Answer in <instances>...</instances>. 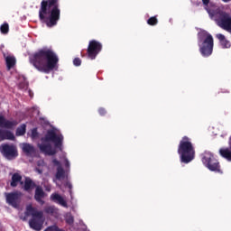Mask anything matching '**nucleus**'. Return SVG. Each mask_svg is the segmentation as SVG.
<instances>
[{
  "label": "nucleus",
  "mask_w": 231,
  "mask_h": 231,
  "mask_svg": "<svg viewBox=\"0 0 231 231\" xmlns=\"http://www.w3.org/2000/svg\"><path fill=\"white\" fill-rule=\"evenodd\" d=\"M224 93H228V91H226V92H224Z\"/></svg>",
  "instance_id": "41"
},
{
  "label": "nucleus",
  "mask_w": 231,
  "mask_h": 231,
  "mask_svg": "<svg viewBox=\"0 0 231 231\" xmlns=\"http://www.w3.org/2000/svg\"><path fill=\"white\" fill-rule=\"evenodd\" d=\"M65 187H67V188L69 189V194H72L71 189H73V185L71 184V182H69V181L66 182V183H65Z\"/></svg>",
  "instance_id": "34"
},
{
  "label": "nucleus",
  "mask_w": 231,
  "mask_h": 231,
  "mask_svg": "<svg viewBox=\"0 0 231 231\" xmlns=\"http://www.w3.org/2000/svg\"><path fill=\"white\" fill-rule=\"evenodd\" d=\"M21 198H23V193L21 191L5 193L6 204L13 207V208H19V206L21 205Z\"/></svg>",
  "instance_id": "10"
},
{
  "label": "nucleus",
  "mask_w": 231,
  "mask_h": 231,
  "mask_svg": "<svg viewBox=\"0 0 231 231\" xmlns=\"http://www.w3.org/2000/svg\"><path fill=\"white\" fill-rule=\"evenodd\" d=\"M65 167H69V161H66Z\"/></svg>",
  "instance_id": "37"
},
{
  "label": "nucleus",
  "mask_w": 231,
  "mask_h": 231,
  "mask_svg": "<svg viewBox=\"0 0 231 231\" xmlns=\"http://www.w3.org/2000/svg\"><path fill=\"white\" fill-rule=\"evenodd\" d=\"M23 152H25V154L30 155V154H34L35 152V147H33V145L25 143L23 144Z\"/></svg>",
  "instance_id": "19"
},
{
  "label": "nucleus",
  "mask_w": 231,
  "mask_h": 231,
  "mask_svg": "<svg viewBox=\"0 0 231 231\" xmlns=\"http://www.w3.org/2000/svg\"><path fill=\"white\" fill-rule=\"evenodd\" d=\"M73 64L74 66H80V64H82V60H80V58H75L73 60Z\"/></svg>",
  "instance_id": "32"
},
{
  "label": "nucleus",
  "mask_w": 231,
  "mask_h": 231,
  "mask_svg": "<svg viewBox=\"0 0 231 231\" xmlns=\"http://www.w3.org/2000/svg\"><path fill=\"white\" fill-rule=\"evenodd\" d=\"M52 163H53V165H56L57 167H62L60 165V162H59V160H57V159H53Z\"/></svg>",
  "instance_id": "35"
},
{
  "label": "nucleus",
  "mask_w": 231,
  "mask_h": 231,
  "mask_svg": "<svg viewBox=\"0 0 231 231\" xmlns=\"http://www.w3.org/2000/svg\"><path fill=\"white\" fill-rule=\"evenodd\" d=\"M51 201H54V203H58L59 205H61V207H68V202L62 198V196L59 195V193H52L51 195Z\"/></svg>",
  "instance_id": "16"
},
{
  "label": "nucleus",
  "mask_w": 231,
  "mask_h": 231,
  "mask_svg": "<svg viewBox=\"0 0 231 231\" xmlns=\"http://www.w3.org/2000/svg\"><path fill=\"white\" fill-rule=\"evenodd\" d=\"M44 212L46 214H55V207L53 206H48L44 208Z\"/></svg>",
  "instance_id": "28"
},
{
  "label": "nucleus",
  "mask_w": 231,
  "mask_h": 231,
  "mask_svg": "<svg viewBox=\"0 0 231 231\" xmlns=\"http://www.w3.org/2000/svg\"><path fill=\"white\" fill-rule=\"evenodd\" d=\"M25 215L32 216V218H41L44 217V213L42 211H38L37 208H32V205L26 207Z\"/></svg>",
  "instance_id": "12"
},
{
  "label": "nucleus",
  "mask_w": 231,
  "mask_h": 231,
  "mask_svg": "<svg viewBox=\"0 0 231 231\" xmlns=\"http://www.w3.org/2000/svg\"><path fill=\"white\" fill-rule=\"evenodd\" d=\"M224 3H228L230 0H222Z\"/></svg>",
  "instance_id": "38"
},
{
  "label": "nucleus",
  "mask_w": 231,
  "mask_h": 231,
  "mask_svg": "<svg viewBox=\"0 0 231 231\" xmlns=\"http://www.w3.org/2000/svg\"><path fill=\"white\" fill-rule=\"evenodd\" d=\"M219 152H220V156L222 158H225L226 160H227V162H231V151H230V149H228V148L220 149Z\"/></svg>",
  "instance_id": "22"
},
{
  "label": "nucleus",
  "mask_w": 231,
  "mask_h": 231,
  "mask_svg": "<svg viewBox=\"0 0 231 231\" xmlns=\"http://www.w3.org/2000/svg\"><path fill=\"white\" fill-rule=\"evenodd\" d=\"M60 0H42L39 9L40 23L47 28L57 26L60 21Z\"/></svg>",
  "instance_id": "2"
},
{
  "label": "nucleus",
  "mask_w": 231,
  "mask_h": 231,
  "mask_svg": "<svg viewBox=\"0 0 231 231\" xmlns=\"http://www.w3.org/2000/svg\"><path fill=\"white\" fill-rule=\"evenodd\" d=\"M5 122H6V118H5V116H0V127L2 129L5 128Z\"/></svg>",
  "instance_id": "31"
},
{
  "label": "nucleus",
  "mask_w": 231,
  "mask_h": 231,
  "mask_svg": "<svg viewBox=\"0 0 231 231\" xmlns=\"http://www.w3.org/2000/svg\"><path fill=\"white\" fill-rule=\"evenodd\" d=\"M43 224H44V220L42 219V217H40V218L34 217L29 221V225H30L31 228H32V230H36V231L42 230Z\"/></svg>",
  "instance_id": "11"
},
{
  "label": "nucleus",
  "mask_w": 231,
  "mask_h": 231,
  "mask_svg": "<svg viewBox=\"0 0 231 231\" xmlns=\"http://www.w3.org/2000/svg\"><path fill=\"white\" fill-rule=\"evenodd\" d=\"M31 138L32 140H35V139L39 138V132L37 131V128H33L32 130Z\"/></svg>",
  "instance_id": "29"
},
{
  "label": "nucleus",
  "mask_w": 231,
  "mask_h": 231,
  "mask_svg": "<svg viewBox=\"0 0 231 231\" xmlns=\"http://www.w3.org/2000/svg\"><path fill=\"white\" fill-rule=\"evenodd\" d=\"M42 143H38V147L43 154H47L48 156H55L57 154V150L62 151V142H64V136L62 134H57L54 130H48L47 134L44 137L41 138ZM50 142H52L54 143L55 149L51 147V143Z\"/></svg>",
  "instance_id": "3"
},
{
  "label": "nucleus",
  "mask_w": 231,
  "mask_h": 231,
  "mask_svg": "<svg viewBox=\"0 0 231 231\" xmlns=\"http://www.w3.org/2000/svg\"><path fill=\"white\" fill-rule=\"evenodd\" d=\"M202 163L211 171V172H217L218 174H223V171H221V165L219 164V161L214 157V154L210 152H205L202 153Z\"/></svg>",
  "instance_id": "6"
},
{
  "label": "nucleus",
  "mask_w": 231,
  "mask_h": 231,
  "mask_svg": "<svg viewBox=\"0 0 231 231\" xmlns=\"http://www.w3.org/2000/svg\"><path fill=\"white\" fill-rule=\"evenodd\" d=\"M178 154L181 163H190L196 158V150L192 141L188 136H183L178 146Z\"/></svg>",
  "instance_id": "4"
},
{
  "label": "nucleus",
  "mask_w": 231,
  "mask_h": 231,
  "mask_svg": "<svg viewBox=\"0 0 231 231\" xmlns=\"http://www.w3.org/2000/svg\"><path fill=\"white\" fill-rule=\"evenodd\" d=\"M29 83L25 79L23 81L20 82L18 85L19 89H28Z\"/></svg>",
  "instance_id": "27"
},
{
  "label": "nucleus",
  "mask_w": 231,
  "mask_h": 231,
  "mask_svg": "<svg viewBox=\"0 0 231 231\" xmlns=\"http://www.w3.org/2000/svg\"><path fill=\"white\" fill-rule=\"evenodd\" d=\"M23 176H21V174L19 173H14L12 176V181H11V187H17V185H19V183H21V185H23Z\"/></svg>",
  "instance_id": "18"
},
{
  "label": "nucleus",
  "mask_w": 231,
  "mask_h": 231,
  "mask_svg": "<svg viewBox=\"0 0 231 231\" xmlns=\"http://www.w3.org/2000/svg\"><path fill=\"white\" fill-rule=\"evenodd\" d=\"M216 23L219 28L231 33V14L226 11H217Z\"/></svg>",
  "instance_id": "7"
},
{
  "label": "nucleus",
  "mask_w": 231,
  "mask_h": 231,
  "mask_svg": "<svg viewBox=\"0 0 231 231\" xmlns=\"http://www.w3.org/2000/svg\"><path fill=\"white\" fill-rule=\"evenodd\" d=\"M147 24H149V26H156V24H158V18H156V16H152L147 20Z\"/></svg>",
  "instance_id": "25"
},
{
  "label": "nucleus",
  "mask_w": 231,
  "mask_h": 231,
  "mask_svg": "<svg viewBox=\"0 0 231 231\" xmlns=\"http://www.w3.org/2000/svg\"><path fill=\"white\" fill-rule=\"evenodd\" d=\"M16 136H24L26 134V125L24 124L21 125L20 127L16 129Z\"/></svg>",
  "instance_id": "24"
},
{
  "label": "nucleus",
  "mask_w": 231,
  "mask_h": 231,
  "mask_svg": "<svg viewBox=\"0 0 231 231\" xmlns=\"http://www.w3.org/2000/svg\"><path fill=\"white\" fill-rule=\"evenodd\" d=\"M35 187L37 188V184H35V182H33V180H32L30 177H26L23 186V189L25 190V192H30V190H33Z\"/></svg>",
  "instance_id": "17"
},
{
  "label": "nucleus",
  "mask_w": 231,
  "mask_h": 231,
  "mask_svg": "<svg viewBox=\"0 0 231 231\" xmlns=\"http://www.w3.org/2000/svg\"><path fill=\"white\" fill-rule=\"evenodd\" d=\"M0 152L7 160H14V158H17V156H19L17 147L8 143H2L0 145Z\"/></svg>",
  "instance_id": "9"
},
{
  "label": "nucleus",
  "mask_w": 231,
  "mask_h": 231,
  "mask_svg": "<svg viewBox=\"0 0 231 231\" xmlns=\"http://www.w3.org/2000/svg\"><path fill=\"white\" fill-rule=\"evenodd\" d=\"M98 113H99L100 116H106V115L107 114V111L106 110V108L100 107L98 109Z\"/></svg>",
  "instance_id": "33"
},
{
  "label": "nucleus",
  "mask_w": 231,
  "mask_h": 231,
  "mask_svg": "<svg viewBox=\"0 0 231 231\" xmlns=\"http://www.w3.org/2000/svg\"><path fill=\"white\" fill-rule=\"evenodd\" d=\"M0 31L2 33L6 35V33H8V32H10V26L8 25V23H4L1 25Z\"/></svg>",
  "instance_id": "26"
},
{
  "label": "nucleus",
  "mask_w": 231,
  "mask_h": 231,
  "mask_svg": "<svg viewBox=\"0 0 231 231\" xmlns=\"http://www.w3.org/2000/svg\"><path fill=\"white\" fill-rule=\"evenodd\" d=\"M46 196V193H44V189H42V187L37 186L34 193V199L37 201V203H40V205H44V200L42 199Z\"/></svg>",
  "instance_id": "13"
},
{
  "label": "nucleus",
  "mask_w": 231,
  "mask_h": 231,
  "mask_svg": "<svg viewBox=\"0 0 231 231\" xmlns=\"http://www.w3.org/2000/svg\"><path fill=\"white\" fill-rule=\"evenodd\" d=\"M216 37L219 41L220 46L223 48V50H227L231 47L230 41L226 40L225 34L218 33L216 35Z\"/></svg>",
  "instance_id": "15"
},
{
  "label": "nucleus",
  "mask_w": 231,
  "mask_h": 231,
  "mask_svg": "<svg viewBox=\"0 0 231 231\" xmlns=\"http://www.w3.org/2000/svg\"><path fill=\"white\" fill-rule=\"evenodd\" d=\"M198 44L202 57H210L214 51V37L207 31L198 33Z\"/></svg>",
  "instance_id": "5"
},
{
  "label": "nucleus",
  "mask_w": 231,
  "mask_h": 231,
  "mask_svg": "<svg viewBox=\"0 0 231 231\" xmlns=\"http://www.w3.org/2000/svg\"><path fill=\"white\" fill-rule=\"evenodd\" d=\"M30 63L41 73H51L59 64V56L53 50L44 47L29 57Z\"/></svg>",
  "instance_id": "1"
},
{
  "label": "nucleus",
  "mask_w": 231,
  "mask_h": 231,
  "mask_svg": "<svg viewBox=\"0 0 231 231\" xmlns=\"http://www.w3.org/2000/svg\"><path fill=\"white\" fill-rule=\"evenodd\" d=\"M221 93H223V92H218V95H221Z\"/></svg>",
  "instance_id": "40"
},
{
  "label": "nucleus",
  "mask_w": 231,
  "mask_h": 231,
  "mask_svg": "<svg viewBox=\"0 0 231 231\" xmlns=\"http://www.w3.org/2000/svg\"><path fill=\"white\" fill-rule=\"evenodd\" d=\"M5 62H6L7 69L8 70L12 69V68H14V66H15V63H16L15 57H14V56H7L5 58Z\"/></svg>",
  "instance_id": "20"
},
{
  "label": "nucleus",
  "mask_w": 231,
  "mask_h": 231,
  "mask_svg": "<svg viewBox=\"0 0 231 231\" xmlns=\"http://www.w3.org/2000/svg\"><path fill=\"white\" fill-rule=\"evenodd\" d=\"M18 125L19 122H17V120L10 121L8 119H5L4 129H14V127H17Z\"/></svg>",
  "instance_id": "21"
},
{
  "label": "nucleus",
  "mask_w": 231,
  "mask_h": 231,
  "mask_svg": "<svg viewBox=\"0 0 231 231\" xmlns=\"http://www.w3.org/2000/svg\"><path fill=\"white\" fill-rule=\"evenodd\" d=\"M202 3L204 6H208V4L210 3V0H202Z\"/></svg>",
  "instance_id": "36"
},
{
  "label": "nucleus",
  "mask_w": 231,
  "mask_h": 231,
  "mask_svg": "<svg viewBox=\"0 0 231 231\" xmlns=\"http://www.w3.org/2000/svg\"><path fill=\"white\" fill-rule=\"evenodd\" d=\"M56 180H64L66 178V171H64V168L62 166H59L57 168V172H56Z\"/></svg>",
  "instance_id": "23"
},
{
  "label": "nucleus",
  "mask_w": 231,
  "mask_h": 231,
  "mask_svg": "<svg viewBox=\"0 0 231 231\" xmlns=\"http://www.w3.org/2000/svg\"><path fill=\"white\" fill-rule=\"evenodd\" d=\"M102 51V44L97 40H91L87 49V56L90 60H95L98 53Z\"/></svg>",
  "instance_id": "8"
},
{
  "label": "nucleus",
  "mask_w": 231,
  "mask_h": 231,
  "mask_svg": "<svg viewBox=\"0 0 231 231\" xmlns=\"http://www.w3.org/2000/svg\"><path fill=\"white\" fill-rule=\"evenodd\" d=\"M66 223L68 225H73V223H75V218L72 217V216H69L67 218H66Z\"/></svg>",
  "instance_id": "30"
},
{
  "label": "nucleus",
  "mask_w": 231,
  "mask_h": 231,
  "mask_svg": "<svg viewBox=\"0 0 231 231\" xmlns=\"http://www.w3.org/2000/svg\"><path fill=\"white\" fill-rule=\"evenodd\" d=\"M229 145H231V135L229 137Z\"/></svg>",
  "instance_id": "39"
},
{
  "label": "nucleus",
  "mask_w": 231,
  "mask_h": 231,
  "mask_svg": "<svg viewBox=\"0 0 231 231\" xmlns=\"http://www.w3.org/2000/svg\"><path fill=\"white\" fill-rule=\"evenodd\" d=\"M5 140H15V135L11 131L0 128V142Z\"/></svg>",
  "instance_id": "14"
}]
</instances>
